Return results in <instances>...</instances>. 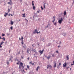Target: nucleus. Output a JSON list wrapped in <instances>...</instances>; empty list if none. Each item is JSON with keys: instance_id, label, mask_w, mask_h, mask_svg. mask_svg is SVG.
I'll return each instance as SVG.
<instances>
[{"instance_id": "47", "label": "nucleus", "mask_w": 74, "mask_h": 74, "mask_svg": "<svg viewBox=\"0 0 74 74\" xmlns=\"http://www.w3.org/2000/svg\"><path fill=\"white\" fill-rule=\"evenodd\" d=\"M17 64H19V62H17L16 63Z\"/></svg>"}, {"instance_id": "19", "label": "nucleus", "mask_w": 74, "mask_h": 74, "mask_svg": "<svg viewBox=\"0 0 74 74\" xmlns=\"http://www.w3.org/2000/svg\"><path fill=\"white\" fill-rule=\"evenodd\" d=\"M3 43H4V42L3 41L1 43L0 45H2Z\"/></svg>"}, {"instance_id": "55", "label": "nucleus", "mask_w": 74, "mask_h": 74, "mask_svg": "<svg viewBox=\"0 0 74 74\" xmlns=\"http://www.w3.org/2000/svg\"><path fill=\"white\" fill-rule=\"evenodd\" d=\"M25 70H27V69H25Z\"/></svg>"}, {"instance_id": "16", "label": "nucleus", "mask_w": 74, "mask_h": 74, "mask_svg": "<svg viewBox=\"0 0 74 74\" xmlns=\"http://www.w3.org/2000/svg\"><path fill=\"white\" fill-rule=\"evenodd\" d=\"M10 29L12 30L13 29V27H12V26L11 27Z\"/></svg>"}, {"instance_id": "42", "label": "nucleus", "mask_w": 74, "mask_h": 74, "mask_svg": "<svg viewBox=\"0 0 74 74\" xmlns=\"http://www.w3.org/2000/svg\"><path fill=\"white\" fill-rule=\"evenodd\" d=\"M54 21H54V20H53V21H52V22H53V23H54Z\"/></svg>"}, {"instance_id": "56", "label": "nucleus", "mask_w": 74, "mask_h": 74, "mask_svg": "<svg viewBox=\"0 0 74 74\" xmlns=\"http://www.w3.org/2000/svg\"><path fill=\"white\" fill-rule=\"evenodd\" d=\"M0 39H1V36H0Z\"/></svg>"}, {"instance_id": "39", "label": "nucleus", "mask_w": 74, "mask_h": 74, "mask_svg": "<svg viewBox=\"0 0 74 74\" xmlns=\"http://www.w3.org/2000/svg\"><path fill=\"white\" fill-rule=\"evenodd\" d=\"M37 12H38V13H39V12H40V11H37Z\"/></svg>"}, {"instance_id": "59", "label": "nucleus", "mask_w": 74, "mask_h": 74, "mask_svg": "<svg viewBox=\"0 0 74 74\" xmlns=\"http://www.w3.org/2000/svg\"><path fill=\"white\" fill-rule=\"evenodd\" d=\"M4 5H5V4H4Z\"/></svg>"}, {"instance_id": "62", "label": "nucleus", "mask_w": 74, "mask_h": 74, "mask_svg": "<svg viewBox=\"0 0 74 74\" xmlns=\"http://www.w3.org/2000/svg\"><path fill=\"white\" fill-rule=\"evenodd\" d=\"M23 48H25V47L24 46H23Z\"/></svg>"}, {"instance_id": "13", "label": "nucleus", "mask_w": 74, "mask_h": 74, "mask_svg": "<svg viewBox=\"0 0 74 74\" xmlns=\"http://www.w3.org/2000/svg\"><path fill=\"white\" fill-rule=\"evenodd\" d=\"M54 67H56V63H55L54 64Z\"/></svg>"}, {"instance_id": "58", "label": "nucleus", "mask_w": 74, "mask_h": 74, "mask_svg": "<svg viewBox=\"0 0 74 74\" xmlns=\"http://www.w3.org/2000/svg\"><path fill=\"white\" fill-rule=\"evenodd\" d=\"M22 42H23V40H22Z\"/></svg>"}, {"instance_id": "36", "label": "nucleus", "mask_w": 74, "mask_h": 74, "mask_svg": "<svg viewBox=\"0 0 74 74\" xmlns=\"http://www.w3.org/2000/svg\"><path fill=\"white\" fill-rule=\"evenodd\" d=\"M73 4L74 3V0H73Z\"/></svg>"}, {"instance_id": "26", "label": "nucleus", "mask_w": 74, "mask_h": 74, "mask_svg": "<svg viewBox=\"0 0 74 74\" xmlns=\"http://www.w3.org/2000/svg\"><path fill=\"white\" fill-rule=\"evenodd\" d=\"M27 67L28 69H29V66L27 65Z\"/></svg>"}, {"instance_id": "31", "label": "nucleus", "mask_w": 74, "mask_h": 74, "mask_svg": "<svg viewBox=\"0 0 74 74\" xmlns=\"http://www.w3.org/2000/svg\"><path fill=\"white\" fill-rule=\"evenodd\" d=\"M23 36H21V40H23Z\"/></svg>"}, {"instance_id": "34", "label": "nucleus", "mask_w": 74, "mask_h": 74, "mask_svg": "<svg viewBox=\"0 0 74 74\" xmlns=\"http://www.w3.org/2000/svg\"><path fill=\"white\" fill-rule=\"evenodd\" d=\"M8 12H10V9H8Z\"/></svg>"}, {"instance_id": "15", "label": "nucleus", "mask_w": 74, "mask_h": 74, "mask_svg": "<svg viewBox=\"0 0 74 74\" xmlns=\"http://www.w3.org/2000/svg\"><path fill=\"white\" fill-rule=\"evenodd\" d=\"M64 15H66V11H64Z\"/></svg>"}, {"instance_id": "4", "label": "nucleus", "mask_w": 74, "mask_h": 74, "mask_svg": "<svg viewBox=\"0 0 74 74\" xmlns=\"http://www.w3.org/2000/svg\"><path fill=\"white\" fill-rule=\"evenodd\" d=\"M47 69H51L52 68V66L51 65H47Z\"/></svg>"}, {"instance_id": "54", "label": "nucleus", "mask_w": 74, "mask_h": 74, "mask_svg": "<svg viewBox=\"0 0 74 74\" xmlns=\"http://www.w3.org/2000/svg\"><path fill=\"white\" fill-rule=\"evenodd\" d=\"M19 21H21V20H19L18 21V22H19Z\"/></svg>"}, {"instance_id": "41", "label": "nucleus", "mask_w": 74, "mask_h": 74, "mask_svg": "<svg viewBox=\"0 0 74 74\" xmlns=\"http://www.w3.org/2000/svg\"><path fill=\"white\" fill-rule=\"evenodd\" d=\"M19 40L20 41H21V38H19Z\"/></svg>"}, {"instance_id": "25", "label": "nucleus", "mask_w": 74, "mask_h": 74, "mask_svg": "<svg viewBox=\"0 0 74 74\" xmlns=\"http://www.w3.org/2000/svg\"><path fill=\"white\" fill-rule=\"evenodd\" d=\"M41 10H44V8H42V6H41Z\"/></svg>"}, {"instance_id": "12", "label": "nucleus", "mask_w": 74, "mask_h": 74, "mask_svg": "<svg viewBox=\"0 0 74 74\" xmlns=\"http://www.w3.org/2000/svg\"><path fill=\"white\" fill-rule=\"evenodd\" d=\"M10 24H11L12 25H13V24H14V22L12 21H11V23Z\"/></svg>"}, {"instance_id": "9", "label": "nucleus", "mask_w": 74, "mask_h": 74, "mask_svg": "<svg viewBox=\"0 0 74 74\" xmlns=\"http://www.w3.org/2000/svg\"><path fill=\"white\" fill-rule=\"evenodd\" d=\"M8 13H5V14L4 15V16L5 17H6L8 15Z\"/></svg>"}, {"instance_id": "37", "label": "nucleus", "mask_w": 74, "mask_h": 74, "mask_svg": "<svg viewBox=\"0 0 74 74\" xmlns=\"http://www.w3.org/2000/svg\"><path fill=\"white\" fill-rule=\"evenodd\" d=\"M21 44L22 45H23V42H21Z\"/></svg>"}, {"instance_id": "24", "label": "nucleus", "mask_w": 74, "mask_h": 74, "mask_svg": "<svg viewBox=\"0 0 74 74\" xmlns=\"http://www.w3.org/2000/svg\"><path fill=\"white\" fill-rule=\"evenodd\" d=\"M33 2H34V1H32V5H33V6H34V3H33Z\"/></svg>"}, {"instance_id": "57", "label": "nucleus", "mask_w": 74, "mask_h": 74, "mask_svg": "<svg viewBox=\"0 0 74 74\" xmlns=\"http://www.w3.org/2000/svg\"><path fill=\"white\" fill-rule=\"evenodd\" d=\"M8 4H10V2H8Z\"/></svg>"}, {"instance_id": "52", "label": "nucleus", "mask_w": 74, "mask_h": 74, "mask_svg": "<svg viewBox=\"0 0 74 74\" xmlns=\"http://www.w3.org/2000/svg\"><path fill=\"white\" fill-rule=\"evenodd\" d=\"M58 48H60V46H58Z\"/></svg>"}, {"instance_id": "29", "label": "nucleus", "mask_w": 74, "mask_h": 74, "mask_svg": "<svg viewBox=\"0 0 74 74\" xmlns=\"http://www.w3.org/2000/svg\"><path fill=\"white\" fill-rule=\"evenodd\" d=\"M61 64H62L61 63H59V66H60Z\"/></svg>"}, {"instance_id": "3", "label": "nucleus", "mask_w": 74, "mask_h": 74, "mask_svg": "<svg viewBox=\"0 0 74 74\" xmlns=\"http://www.w3.org/2000/svg\"><path fill=\"white\" fill-rule=\"evenodd\" d=\"M40 31L39 32H37V29H35L34 31L33 32V34H36V33H37V34H38V33H40Z\"/></svg>"}, {"instance_id": "60", "label": "nucleus", "mask_w": 74, "mask_h": 74, "mask_svg": "<svg viewBox=\"0 0 74 74\" xmlns=\"http://www.w3.org/2000/svg\"><path fill=\"white\" fill-rule=\"evenodd\" d=\"M4 72H3V74H4Z\"/></svg>"}, {"instance_id": "49", "label": "nucleus", "mask_w": 74, "mask_h": 74, "mask_svg": "<svg viewBox=\"0 0 74 74\" xmlns=\"http://www.w3.org/2000/svg\"><path fill=\"white\" fill-rule=\"evenodd\" d=\"M36 50H34V52H35V53H36Z\"/></svg>"}, {"instance_id": "32", "label": "nucleus", "mask_w": 74, "mask_h": 74, "mask_svg": "<svg viewBox=\"0 0 74 74\" xmlns=\"http://www.w3.org/2000/svg\"><path fill=\"white\" fill-rule=\"evenodd\" d=\"M2 48V46H1V45H0V48Z\"/></svg>"}, {"instance_id": "2", "label": "nucleus", "mask_w": 74, "mask_h": 74, "mask_svg": "<svg viewBox=\"0 0 74 74\" xmlns=\"http://www.w3.org/2000/svg\"><path fill=\"white\" fill-rule=\"evenodd\" d=\"M64 16L63 17V18H62V17H61V19L58 21V23H59L61 24V23H62V21H63V20H64Z\"/></svg>"}, {"instance_id": "53", "label": "nucleus", "mask_w": 74, "mask_h": 74, "mask_svg": "<svg viewBox=\"0 0 74 74\" xmlns=\"http://www.w3.org/2000/svg\"><path fill=\"white\" fill-rule=\"evenodd\" d=\"M69 68V67H67V69H68V68Z\"/></svg>"}, {"instance_id": "33", "label": "nucleus", "mask_w": 74, "mask_h": 74, "mask_svg": "<svg viewBox=\"0 0 74 74\" xmlns=\"http://www.w3.org/2000/svg\"><path fill=\"white\" fill-rule=\"evenodd\" d=\"M45 4H44V8H45Z\"/></svg>"}, {"instance_id": "50", "label": "nucleus", "mask_w": 74, "mask_h": 74, "mask_svg": "<svg viewBox=\"0 0 74 74\" xmlns=\"http://www.w3.org/2000/svg\"><path fill=\"white\" fill-rule=\"evenodd\" d=\"M64 35H66V34L65 33H64Z\"/></svg>"}, {"instance_id": "35", "label": "nucleus", "mask_w": 74, "mask_h": 74, "mask_svg": "<svg viewBox=\"0 0 74 74\" xmlns=\"http://www.w3.org/2000/svg\"><path fill=\"white\" fill-rule=\"evenodd\" d=\"M35 53L36 55H37V51L35 52Z\"/></svg>"}, {"instance_id": "40", "label": "nucleus", "mask_w": 74, "mask_h": 74, "mask_svg": "<svg viewBox=\"0 0 74 74\" xmlns=\"http://www.w3.org/2000/svg\"><path fill=\"white\" fill-rule=\"evenodd\" d=\"M34 63H33L32 64V66L34 65Z\"/></svg>"}, {"instance_id": "45", "label": "nucleus", "mask_w": 74, "mask_h": 74, "mask_svg": "<svg viewBox=\"0 0 74 74\" xmlns=\"http://www.w3.org/2000/svg\"><path fill=\"white\" fill-rule=\"evenodd\" d=\"M27 59H28V60H29L30 58H29V57H28V58H27Z\"/></svg>"}, {"instance_id": "38", "label": "nucleus", "mask_w": 74, "mask_h": 74, "mask_svg": "<svg viewBox=\"0 0 74 74\" xmlns=\"http://www.w3.org/2000/svg\"><path fill=\"white\" fill-rule=\"evenodd\" d=\"M3 41H5V38H4V37H3Z\"/></svg>"}, {"instance_id": "11", "label": "nucleus", "mask_w": 74, "mask_h": 74, "mask_svg": "<svg viewBox=\"0 0 74 74\" xmlns=\"http://www.w3.org/2000/svg\"><path fill=\"white\" fill-rule=\"evenodd\" d=\"M10 5L11 6L12 5V1H11V0H10Z\"/></svg>"}, {"instance_id": "44", "label": "nucleus", "mask_w": 74, "mask_h": 74, "mask_svg": "<svg viewBox=\"0 0 74 74\" xmlns=\"http://www.w3.org/2000/svg\"><path fill=\"white\" fill-rule=\"evenodd\" d=\"M10 64V63H9V62H7V64Z\"/></svg>"}, {"instance_id": "30", "label": "nucleus", "mask_w": 74, "mask_h": 74, "mask_svg": "<svg viewBox=\"0 0 74 74\" xmlns=\"http://www.w3.org/2000/svg\"><path fill=\"white\" fill-rule=\"evenodd\" d=\"M54 25H55V26H56V23H54Z\"/></svg>"}, {"instance_id": "10", "label": "nucleus", "mask_w": 74, "mask_h": 74, "mask_svg": "<svg viewBox=\"0 0 74 74\" xmlns=\"http://www.w3.org/2000/svg\"><path fill=\"white\" fill-rule=\"evenodd\" d=\"M22 15H23V18H25V17H26V15H25V13L23 14Z\"/></svg>"}, {"instance_id": "64", "label": "nucleus", "mask_w": 74, "mask_h": 74, "mask_svg": "<svg viewBox=\"0 0 74 74\" xmlns=\"http://www.w3.org/2000/svg\"><path fill=\"white\" fill-rule=\"evenodd\" d=\"M10 8H12V7H11Z\"/></svg>"}, {"instance_id": "28", "label": "nucleus", "mask_w": 74, "mask_h": 74, "mask_svg": "<svg viewBox=\"0 0 74 74\" xmlns=\"http://www.w3.org/2000/svg\"><path fill=\"white\" fill-rule=\"evenodd\" d=\"M25 21H27V22H28V20H27L26 18H25Z\"/></svg>"}, {"instance_id": "5", "label": "nucleus", "mask_w": 74, "mask_h": 74, "mask_svg": "<svg viewBox=\"0 0 74 74\" xmlns=\"http://www.w3.org/2000/svg\"><path fill=\"white\" fill-rule=\"evenodd\" d=\"M44 51V50L43 49L42 51H41V50H40L39 51V52H40V53L41 54L43 53V52Z\"/></svg>"}, {"instance_id": "14", "label": "nucleus", "mask_w": 74, "mask_h": 74, "mask_svg": "<svg viewBox=\"0 0 74 74\" xmlns=\"http://www.w3.org/2000/svg\"><path fill=\"white\" fill-rule=\"evenodd\" d=\"M66 58H67V60H69V55H68L66 57Z\"/></svg>"}, {"instance_id": "21", "label": "nucleus", "mask_w": 74, "mask_h": 74, "mask_svg": "<svg viewBox=\"0 0 74 74\" xmlns=\"http://www.w3.org/2000/svg\"><path fill=\"white\" fill-rule=\"evenodd\" d=\"M73 64H71V66H73V65H74V61H73Z\"/></svg>"}, {"instance_id": "23", "label": "nucleus", "mask_w": 74, "mask_h": 74, "mask_svg": "<svg viewBox=\"0 0 74 74\" xmlns=\"http://www.w3.org/2000/svg\"><path fill=\"white\" fill-rule=\"evenodd\" d=\"M53 18L54 19V21H55V16H53Z\"/></svg>"}, {"instance_id": "20", "label": "nucleus", "mask_w": 74, "mask_h": 74, "mask_svg": "<svg viewBox=\"0 0 74 74\" xmlns=\"http://www.w3.org/2000/svg\"><path fill=\"white\" fill-rule=\"evenodd\" d=\"M2 36H3L4 37V36H5V34H2Z\"/></svg>"}, {"instance_id": "48", "label": "nucleus", "mask_w": 74, "mask_h": 74, "mask_svg": "<svg viewBox=\"0 0 74 74\" xmlns=\"http://www.w3.org/2000/svg\"><path fill=\"white\" fill-rule=\"evenodd\" d=\"M60 44L62 43V42H61V41H60Z\"/></svg>"}, {"instance_id": "63", "label": "nucleus", "mask_w": 74, "mask_h": 74, "mask_svg": "<svg viewBox=\"0 0 74 74\" xmlns=\"http://www.w3.org/2000/svg\"><path fill=\"white\" fill-rule=\"evenodd\" d=\"M70 70H71V68H70Z\"/></svg>"}, {"instance_id": "27", "label": "nucleus", "mask_w": 74, "mask_h": 74, "mask_svg": "<svg viewBox=\"0 0 74 74\" xmlns=\"http://www.w3.org/2000/svg\"><path fill=\"white\" fill-rule=\"evenodd\" d=\"M27 53H29V48L27 49Z\"/></svg>"}, {"instance_id": "43", "label": "nucleus", "mask_w": 74, "mask_h": 74, "mask_svg": "<svg viewBox=\"0 0 74 74\" xmlns=\"http://www.w3.org/2000/svg\"><path fill=\"white\" fill-rule=\"evenodd\" d=\"M48 27V25H47V26H46V28H47Z\"/></svg>"}, {"instance_id": "7", "label": "nucleus", "mask_w": 74, "mask_h": 74, "mask_svg": "<svg viewBox=\"0 0 74 74\" xmlns=\"http://www.w3.org/2000/svg\"><path fill=\"white\" fill-rule=\"evenodd\" d=\"M66 66H67V64L65 62V63L64 64H63V67H66Z\"/></svg>"}, {"instance_id": "22", "label": "nucleus", "mask_w": 74, "mask_h": 74, "mask_svg": "<svg viewBox=\"0 0 74 74\" xmlns=\"http://www.w3.org/2000/svg\"><path fill=\"white\" fill-rule=\"evenodd\" d=\"M29 64H31V65H32V61L29 62Z\"/></svg>"}, {"instance_id": "1", "label": "nucleus", "mask_w": 74, "mask_h": 74, "mask_svg": "<svg viewBox=\"0 0 74 74\" xmlns=\"http://www.w3.org/2000/svg\"><path fill=\"white\" fill-rule=\"evenodd\" d=\"M23 64L22 62H20V65L19 66L18 68H19L20 70H22V69H21L22 67H23V69L24 68V66H23Z\"/></svg>"}, {"instance_id": "61", "label": "nucleus", "mask_w": 74, "mask_h": 74, "mask_svg": "<svg viewBox=\"0 0 74 74\" xmlns=\"http://www.w3.org/2000/svg\"><path fill=\"white\" fill-rule=\"evenodd\" d=\"M12 74H14V72H13Z\"/></svg>"}, {"instance_id": "8", "label": "nucleus", "mask_w": 74, "mask_h": 74, "mask_svg": "<svg viewBox=\"0 0 74 74\" xmlns=\"http://www.w3.org/2000/svg\"><path fill=\"white\" fill-rule=\"evenodd\" d=\"M40 68V66L37 67V68L36 69V71H38V69Z\"/></svg>"}, {"instance_id": "46", "label": "nucleus", "mask_w": 74, "mask_h": 74, "mask_svg": "<svg viewBox=\"0 0 74 74\" xmlns=\"http://www.w3.org/2000/svg\"><path fill=\"white\" fill-rule=\"evenodd\" d=\"M56 52L57 53H58V51H56Z\"/></svg>"}, {"instance_id": "51", "label": "nucleus", "mask_w": 74, "mask_h": 74, "mask_svg": "<svg viewBox=\"0 0 74 74\" xmlns=\"http://www.w3.org/2000/svg\"><path fill=\"white\" fill-rule=\"evenodd\" d=\"M10 15H11V16H13V15H12V14H10Z\"/></svg>"}, {"instance_id": "17", "label": "nucleus", "mask_w": 74, "mask_h": 74, "mask_svg": "<svg viewBox=\"0 0 74 74\" xmlns=\"http://www.w3.org/2000/svg\"><path fill=\"white\" fill-rule=\"evenodd\" d=\"M33 8L34 10H35V8H36V7L34 6H33Z\"/></svg>"}, {"instance_id": "6", "label": "nucleus", "mask_w": 74, "mask_h": 74, "mask_svg": "<svg viewBox=\"0 0 74 74\" xmlns=\"http://www.w3.org/2000/svg\"><path fill=\"white\" fill-rule=\"evenodd\" d=\"M51 55H49L47 57V59L49 60V59H50V58H51Z\"/></svg>"}, {"instance_id": "18", "label": "nucleus", "mask_w": 74, "mask_h": 74, "mask_svg": "<svg viewBox=\"0 0 74 74\" xmlns=\"http://www.w3.org/2000/svg\"><path fill=\"white\" fill-rule=\"evenodd\" d=\"M52 57H54L55 56V54H52Z\"/></svg>"}]
</instances>
